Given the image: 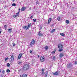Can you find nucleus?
Wrapping results in <instances>:
<instances>
[{
  "mask_svg": "<svg viewBox=\"0 0 77 77\" xmlns=\"http://www.w3.org/2000/svg\"><path fill=\"white\" fill-rule=\"evenodd\" d=\"M30 65L27 64H25L23 66L22 69L23 71H26L29 68Z\"/></svg>",
  "mask_w": 77,
  "mask_h": 77,
  "instance_id": "1",
  "label": "nucleus"
},
{
  "mask_svg": "<svg viewBox=\"0 0 77 77\" xmlns=\"http://www.w3.org/2000/svg\"><path fill=\"white\" fill-rule=\"evenodd\" d=\"M58 48L60 49L58 50V51H60V52H61V51H62L63 50V45L60 43L58 45Z\"/></svg>",
  "mask_w": 77,
  "mask_h": 77,
  "instance_id": "2",
  "label": "nucleus"
},
{
  "mask_svg": "<svg viewBox=\"0 0 77 77\" xmlns=\"http://www.w3.org/2000/svg\"><path fill=\"white\" fill-rule=\"evenodd\" d=\"M31 26H32V23H30L28 25L27 27V26H23V29H26V30H28V29H29V28Z\"/></svg>",
  "mask_w": 77,
  "mask_h": 77,
  "instance_id": "3",
  "label": "nucleus"
},
{
  "mask_svg": "<svg viewBox=\"0 0 77 77\" xmlns=\"http://www.w3.org/2000/svg\"><path fill=\"white\" fill-rule=\"evenodd\" d=\"M40 61L43 62L45 61V57L44 56H42L40 57Z\"/></svg>",
  "mask_w": 77,
  "mask_h": 77,
  "instance_id": "4",
  "label": "nucleus"
},
{
  "mask_svg": "<svg viewBox=\"0 0 77 77\" xmlns=\"http://www.w3.org/2000/svg\"><path fill=\"white\" fill-rule=\"evenodd\" d=\"M35 40H34V39H32L30 43V45H33L35 44Z\"/></svg>",
  "mask_w": 77,
  "mask_h": 77,
  "instance_id": "5",
  "label": "nucleus"
},
{
  "mask_svg": "<svg viewBox=\"0 0 77 77\" xmlns=\"http://www.w3.org/2000/svg\"><path fill=\"white\" fill-rule=\"evenodd\" d=\"M23 53H20L18 56V59L19 60L20 59L21 57H22V56H23Z\"/></svg>",
  "mask_w": 77,
  "mask_h": 77,
  "instance_id": "6",
  "label": "nucleus"
},
{
  "mask_svg": "<svg viewBox=\"0 0 77 77\" xmlns=\"http://www.w3.org/2000/svg\"><path fill=\"white\" fill-rule=\"evenodd\" d=\"M20 14V12H18L17 13H16V14L15 15H14L13 17L14 18H15L17 17H18L19 16V14Z\"/></svg>",
  "mask_w": 77,
  "mask_h": 77,
  "instance_id": "7",
  "label": "nucleus"
},
{
  "mask_svg": "<svg viewBox=\"0 0 77 77\" xmlns=\"http://www.w3.org/2000/svg\"><path fill=\"white\" fill-rule=\"evenodd\" d=\"M54 75H59V73L58 71H57L53 73Z\"/></svg>",
  "mask_w": 77,
  "mask_h": 77,
  "instance_id": "8",
  "label": "nucleus"
},
{
  "mask_svg": "<svg viewBox=\"0 0 77 77\" xmlns=\"http://www.w3.org/2000/svg\"><path fill=\"white\" fill-rule=\"evenodd\" d=\"M12 54V55H11L10 56H11V60L12 61L14 60V55H13V54Z\"/></svg>",
  "mask_w": 77,
  "mask_h": 77,
  "instance_id": "9",
  "label": "nucleus"
},
{
  "mask_svg": "<svg viewBox=\"0 0 77 77\" xmlns=\"http://www.w3.org/2000/svg\"><path fill=\"white\" fill-rule=\"evenodd\" d=\"M73 66V65H72V64L71 63H69V64H67V68H71V67H72V66Z\"/></svg>",
  "mask_w": 77,
  "mask_h": 77,
  "instance_id": "10",
  "label": "nucleus"
},
{
  "mask_svg": "<svg viewBox=\"0 0 77 77\" xmlns=\"http://www.w3.org/2000/svg\"><path fill=\"white\" fill-rule=\"evenodd\" d=\"M26 9V7H22L21 9V11L22 12H23V11H24Z\"/></svg>",
  "mask_w": 77,
  "mask_h": 77,
  "instance_id": "11",
  "label": "nucleus"
},
{
  "mask_svg": "<svg viewBox=\"0 0 77 77\" xmlns=\"http://www.w3.org/2000/svg\"><path fill=\"white\" fill-rule=\"evenodd\" d=\"M52 20V18H50L48 20V24H50V22H51V21Z\"/></svg>",
  "mask_w": 77,
  "mask_h": 77,
  "instance_id": "12",
  "label": "nucleus"
},
{
  "mask_svg": "<svg viewBox=\"0 0 77 77\" xmlns=\"http://www.w3.org/2000/svg\"><path fill=\"white\" fill-rule=\"evenodd\" d=\"M38 35L39 36H42L43 34L42 33H41V31L39 32Z\"/></svg>",
  "mask_w": 77,
  "mask_h": 77,
  "instance_id": "13",
  "label": "nucleus"
},
{
  "mask_svg": "<svg viewBox=\"0 0 77 77\" xmlns=\"http://www.w3.org/2000/svg\"><path fill=\"white\" fill-rule=\"evenodd\" d=\"M63 56H64V55L62 53H61L60 54L59 57H63Z\"/></svg>",
  "mask_w": 77,
  "mask_h": 77,
  "instance_id": "14",
  "label": "nucleus"
},
{
  "mask_svg": "<svg viewBox=\"0 0 77 77\" xmlns=\"http://www.w3.org/2000/svg\"><path fill=\"white\" fill-rule=\"evenodd\" d=\"M8 31L9 33H11L12 32V28H10L8 29Z\"/></svg>",
  "mask_w": 77,
  "mask_h": 77,
  "instance_id": "15",
  "label": "nucleus"
},
{
  "mask_svg": "<svg viewBox=\"0 0 77 77\" xmlns=\"http://www.w3.org/2000/svg\"><path fill=\"white\" fill-rule=\"evenodd\" d=\"M27 75L26 74H23L22 75V77H27Z\"/></svg>",
  "mask_w": 77,
  "mask_h": 77,
  "instance_id": "16",
  "label": "nucleus"
},
{
  "mask_svg": "<svg viewBox=\"0 0 77 77\" xmlns=\"http://www.w3.org/2000/svg\"><path fill=\"white\" fill-rule=\"evenodd\" d=\"M44 69H42V74L43 75H44Z\"/></svg>",
  "mask_w": 77,
  "mask_h": 77,
  "instance_id": "17",
  "label": "nucleus"
},
{
  "mask_svg": "<svg viewBox=\"0 0 77 77\" xmlns=\"http://www.w3.org/2000/svg\"><path fill=\"white\" fill-rule=\"evenodd\" d=\"M48 46H46L45 47V50H48Z\"/></svg>",
  "mask_w": 77,
  "mask_h": 77,
  "instance_id": "18",
  "label": "nucleus"
},
{
  "mask_svg": "<svg viewBox=\"0 0 77 77\" xmlns=\"http://www.w3.org/2000/svg\"><path fill=\"white\" fill-rule=\"evenodd\" d=\"M56 30V29H52L51 31V33H53V32H54Z\"/></svg>",
  "mask_w": 77,
  "mask_h": 77,
  "instance_id": "19",
  "label": "nucleus"
},
{
  "mask_svg": "<svg viewBox=\"0 0 77 77\" xmlns=\"http://www.w3.org/2000/svg\"><path fill=\"white\" fill-rule=\"evenodd\" d=\"M60 35L61 36H65V33H60Z\"/></svg>",
  "mask_w": 77,
  "mask_h": 77,
  "instance_id": "20",
  "label": "nucleus"
},
{
  "mask_svg": "<svg viewBox=\"0 0 77 77\" xmlns=\"http://www.w3.org/2000/svg\"><path fill=\"white\" fill-rule=\"evenodd\" d=\"M66 23L67 24H69V21L68 20H66Z\"/></svg>",
  "mask_w": 77,
  "mask_h": 77,
  "instance_id": "21",
  "label": "nucleus"
},
{
  "mask_svg": "<svg viewBox=\"0 0 77 77\" xmlns=\"http://www.w3.org/2000/svg\"><path fill=\"white\" fill-rule=\"evenodd\" d=\"M7 66L8 67H9V66H11V65L9 63H7Z\"/></svg>",
  "mask_w": 77,
  "mask_h": 77,
  "instance_id": "22",
  "label": "nucleus"
},
{
  "mask_svg": "<svg viewBox=\"0 0 77 77\" xmlns=\"http://www.w3.org/2000/svg\"><path fill=\"white\" fill-rule=\"evenodd\" d=\"M58 21H60V17H58L57 18Z\"/></svg>",
  "mask_w": 77,
  "mask_h": 77,
  "instance_id": "23",
  "label": "nucleus"
},
{
  "mask_svg": "<svg viewBox=\"0 0 77 77\" xmlns=\"http://www.w3.org/2000/svg\"><path fill=\"white\" fill-rule=\"evenodd\" d=\"M11 5L13 6H16V4H15V3H13Z\"/></svg>",
  "mask_w": 77,
  "mask_h": 77,
  "instance_id": "24",
  "label": "nucleus"
},
{
  "mask_svg": "<svg viewBox=\"0 0 77 77\" xmlns=\"http://www.w3.org/2000/svg\"><path fill=\"white\" fill-rule=\"evenodd\" d=\"M17 63H18V64H19V65H20V64H21V63H22V62H20V61H18Z\"/></svg>",
  "mask_w": 77,
  "mask_h": 77,
  "instance_id": "25",
  "label": "nucleus"
},
{
  "mask_svg": "<svg viewBox=\"0 0 77 77\" xmlns=\"http://www.w3.org/2000/svg\"><path fill=\"white\" fill-rule=\"evenodd\" d=\"M6 72H10V70L9 69H8L7 70Z\"/></svg>",
  "mask_w": 77,
  "mask_h": 77,
  "instance_id": "26",
  "label": "nucleus"
},
{
  "mask_svg": "<svg viewBox=\"0 0 77 77\" xmlns=\"http://www.w3.org/2000/svg\"><path fill=\"white\" fill-rule=\"evenodd\" d=\"M33 22H36V20L35 19H34L33 20Z\"/></svg>",
  "mask_w": 77,
  "mask_h": 77,
  "instance_id": "27",
  "label": "nucleus"
},
{
  "mask_svg": "<svg viewBox=\"0 0 77 77\" xmlns=\"http://www.w3.org/2000/svg\"><path fill=\"white\" fill-rule=\"evenodd\" d=\"M8 59H9V57H7L5 58V61H6V60H8Z\"/></svg>",
  "mask_w": 77,
  "mask_h": 77,
  "instance_id": "28",
  "label": "nucleus"
},
{
  "mask_svg": "<svg viewBox=\"0 0 77 77\" xmlns=\"http://www.w3.org/2000/svg\"><path fill=\"white\" fill-rule=\"evenodd\" d=\"M74 64H75V65H76V64H77V61H75Z\"/></svg>",
  "mask_w": 77,
  "mask_h": 77,
  "instance_id": "29",
  "label": "nucleus"
},
{
  "mask_svg": "<svg viewBox=\"0 0 77 77\" xmlns=\"http://www.w3.org/2000/svg\"><path fill=\"white\" fill-rule=\"evenodd\" d=\"M5 70H3L2 71V74H5Z\"/></svg>",
  "mask_w": 77,
  "mask_h": 77,
  "instance_id": "30",
  "label": "nucleus"
},
{
  "mask_svg": "<svg viewBox=\"0 0 77 77\" xmlns=\"http://www.w3.org/2000/svg\"><path fill=\"white\" fill-rule=\"evenodd\" d=\"M7 27V26L6 25H5L4 26V27L5 29H6Z\"/></svg>",
  "mask_w": 77,
  "mask_h": 77,
  "instance_id": "31",
  "label": "nucleus"
},
{
  "mask_svg": "<svg viewBox=\"0 0 77 77\" xmlns=\"http://www.w3.org/2000/svg\"><path fill=\"white\" fill-rule=\"evenodd\" d=\"M56 59V57H55V56H54L53 57V60H55V59Z\"/></svg>",
  "mask_w": 77,
  "mask_h": 77,
  "instance_id": "32",
  "label": "nucleus"
},
{
  "mask_svg": "<svg viewBox=\"0 0 77 77\" xmlns=\"http://www.w3.org/2000/svg\"><path fill=\"white\" fill-rule=\"evenodd\" d=\"M52 54H54L55 53V52L54 51H53L52 52H51Z\"/></svg>",
  "mask_w": 77,
  "mask_h": 77,
  "instance_id": "33",
  "label": "nucleus"
},
{
  "mask_svg": "<svg viewBox=\"0 0 77 77\" xmlns=\"http://www.w3.org/2000/svg\"><path fill=\"white\" fill-rule=\"evenodd\" d=\"M38 4H39V2L38 1H37L36 2V5H37Z\"/></svg>",
  "mask_w": 77,
  "mask_h": 77,
  "instance_id": "34",
  "label": "nucleus"
},
{
  "mask_svg": "<svg viewBox=\"0 0 77 77\" xmlns=\"http://www.w3.org/2000/svg\"><path fill=\"white\" fill-rule=\"evenodd\" d=\"M33 51L32 50V51H30L29 52L30 53H31V54H32V51Z\"/></svg>",
  "mask_w": 77,
  "mask_h": 77,
  "instance_id": "35",
  "label": "nucleus"
},
{
  "mask_svg": "<svg viewBox=\"0 0 77 77\" xmlns=\"http://www.w3.org/2000/svg\"><path fill=\"white\" fill-rule=\"evenodd\" d=\"M33 16H31L30 17V19H32V18H33Z\"/></svg>",
  "mask_w": 77,
  "mask_h": 77,
  "instance_id": "36",
  "label": "nucleus"
},
{
  "mask_svg": "<svg viewBox=\"0 0 77 77\" xmlns=\"http://www.w3.org/2000/svg\"><path fill=\"white\" fill-rule=\"evenodd\" d=\"M51 27H54V24H52V25H51Z\"/></svg>",
  "mask_w": 77,
  "mask_h": 77,
  "instance_id": "37",
  "label": "nucleus"
},
{
  "mask_svg": "<svg viewBox=\"0 0 77 77\" xmlns=\"http://www.w3.org/2000/svg\"><path fill=\"white\" fill-rule=\"evenodd\" d=\"M47 75H48V74H47V73H46L45 77H47Z\"/></svg>",
  "mask_w": 77,
  "mask_h": 77,
  "instance_id": "38",
  "label": "nucleus"
},
{
  "mask_svg": "<svg viewBox=\"0 0 77 77\" xmlns=\"http://www.w3.org/2000/svg\"><path fill=\"white\" fill-rule=\"evenodd\" d=\"M15 44H13V47H14V46H15Z\"/></svg>",
  "mask_w": 77,
  "mask_h": 77,
  "instance_id": "39",
  "label": "nucleus"
},
{
  "mask_svg": "<svg viewBox=\"0 0 77 77\" xmlns=\"http://www.w3.org/2000/svg\"><path fill=\"white\" fill-rule=\"evenodd\" d=\"M18 10H19V12H19V13H20V8H19V9H18Z\"/></svg>",
  "mask_w": 77,
  "mask_h": 77,
  "instance_id": "40",
  "label": "nucleus"
},
{
  "mask_svg": "<svg viewBox=\"0 0 77 77\" xmlns=\"http://www.w3.org/2000/svg\"><path fill=\"white\" fill-rule=\"evenodd\" d=\"M46 74H48V71H46Z\"/></svg>",
  "mask_w": 77,
  "mask_h": 77,
  "instance_id": "41",
  "label": "nucleus"
},
{
  "mask_svg": "<svg viewBox=\"0 0 77 77\" xmlns=\"http://www.w3.org/2000/svg\"><path fill=\"white\" fill-rule=\"evenodd\" d=\"M31 9H32V8H31V7H30V8H29V10H31Z\"/></svg>",
  "mask_w": 77,
  "mask_h": 77,
  "instance_id": "42",
  "label": "nucleus"
},
{
  "mask_svg": "<svg viewBox=\"0 0 77 77\" xmlns=\"http://www.w3.org/2000/svg\"><path fill=\"white\" fill-rule=\"evenodd\" d=\"M2 72V70L0 69V73Z\"/></svg>",
  "mask_w": 77,
  "mask_h": 77,
  "instance_id": "43",
  "label": "nucleus"
},
{
  "mask_svg": "<svg viewBox=\"0 0 77 77\" xmlns=\"http://www.w3.org/2000/svg\"><path fill=\"white\" fill-rule=\"evenodd\" d=\"M40 29H42V27H40Z\"/></svg>",
  "mask_w": 77,
  "mask_h": 77,
  "instance_id": "44",
  "label": "nucleus"
},
{
  "mask_svg": "<svg viewBox=\"0 0 77 77\" xmlns=\"http://www.w3.org/2000/svg\"><path fill=\"white\" fill-rule=\"evenodd\" d=\"M2 33V31H0V33Z\"/></svg>",
  "mask_w": 77,
  "mask_h": 77,
  "instance_id": "45",
  "label": "nucleus"
},
{
  "mask_svg": "<svg viewBox=\"0 0 77 77\" xmlns=\"http://www.w3.org/2000/svg\"><path fill=\"white\" fill-rule=\"evenodd\" d=\"M38 57H39V55H38Z\"/></svg>",
  "mask_w": 77,
  "mask_h": 77,
  "instance_id": "46",
  "label": "nucleus"
},
{
  "mask_svg": "<svg viewBox=\"0 0 77 77\" xmlns=\"http://www.w3.org/2000/svg\"><path fill=\"white\" fill-rule=\"evenodd\" d=\"M15 1V0H13V2H14Z\"/></svg>",
  "mask_w": 77,
  "mask_h": 77,
  "instance_id": "47",
  "label": "nucleus"
},
{
  "mask_svg": "<svg viewBox=\"0 0 77 77\" xmlns=\"http://www.w3.org/2000/svg\"><path fill=\"white\" fill-rule=\"evenodd\" d=\"M7 29H6H6H5V30H6Z\"/></svg>",
  "mask_w": 77,
  "mask_h": 77,
  "instance_id": "48",
  "label": "nucleus"
},
{
  "mask_svg": "<svg viewBox=\"0 0 77 77\" xmlns=\"http://www.w3.org/2000/svg\"><path fill=\"white\" fill-rule=\"evenodd\" d=\"M20 77H21V75H20Z\"/></svg>",
  "mask_w": 77,
  "mask_h": 77,
  "instance_id": "49",
  "label": "nucleus"
}]
</instances>
